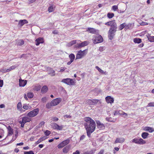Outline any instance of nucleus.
<instances>
[{
	"instance_id": "1",
	"label": "nucleus",
	"mask_w": 154,
	"mask_h": 154,
	"mask_svg": "<svg viewBox=\"0 0 154 154\" xmlns=\"http://www.w3.org/2000/svg\"><path fill=\"white\" fill-rule=\"evenodd\" d=\"M84 120L86 122L84 124L86 130L94 131L96 128V123L95 121L90 117H85Z\"/></svg>"
},
{
	"instance_id": "2",
	"label": "nucleus",
	"mask_w": 154,
	"mask_h": 154,
	"mask_svg": "<svg viewBox=\"0 0 154 154\" xmlns=\"http://www.w3.org/2000/svg\"><path fill=\"white\" fill-rule=\"evenodd\" d=\"M87 53V50H85L83 51L80 50L78 51L76 54L75 60L80 59L85 56Z\"/></svg>"
},
{
	"instance_id": "3",
	"label": "nucleus",
	"mask_w": 154,
	"mask_h": 154,
	"mask_svg": "<svg viewBox=\"0 0 154 154\" xmlns=\"http://www.w3.org/2000/svg\"><path fill=\"white\" fill-rule=\"evenodd\" d=\"M92 40L93 43L96 44L102 42L103 41V39L101 35H98L93 37Z\"/></svg>"
},
{
	"instance_id": "4",
	"label": "nucleus",
	"mask_w": 154,
	"mask_h": 154,
	"mask_svg": "<svg viewBox=\"0 0 154 154\" xmlns=\"http://www.w3.org/2000/svg\"><path fill=\"white\" fill-rule=\"evenodd\" d=\"M75 80H73L70 78L63 79L62 80V82L69 85H74L75 84Z\"/></svg>"
},
{
	"instance_id": "5",
	"label": "nucleus",
	"mask_w": 154,
	"mask_h": 154,
	"mask_svg": "<svg viewBox=\"0 0 154 154\" xmlns=\"http://www.w3.org/2000/svg\"><path fill=\"white\" fill-rule=\"evenodd\" d=\"M105 24L106 26H110V28H112L114 29H117V25L115 20L108 22L106 23Z\"/></svg>"
},
{
	"instance_id": "6",
	"label": "nucleus",
	"mask_w": 154,
	"mask_h": 154,
	"mask_svg": "<svg viewBox=\"0 0 154 154\" xmlns=\"http://www.w3.org/2000/svg\"><path fill=\"white\" fill-rule=\"evenodd\" d=\"M38 109L36 108L29 112L27 114V116L30 118L36 116L38 114Z\"/></svg>"
},
{
	"instance_id": "7",
	"label": "nucleus",
	"mask_w": 154,
	"mask_h": 154,
	"mask_svg": "<svg viewBox=\"0 0 154 154\" xmlns=\"http://www.w3.org/2000/svg\"><path fill=\"white\" fill-rule=\"evenodd\" d=\"M116 31V29H114L112 28H110L108 32V36L109 38L112 39L115 35V33Z\"/></svg>"
},
{
	"instance_id": "8",
	"label": "nucleus",
	"mask_w": 154,
	"mask_h": 154,
	"mask_svg": "<svg viewBox=\"0 0 154 154\" xmlns=\"http://www.w3.org/2000/svg\"><path fill=\"white\" fill-rule=\"evenodd\" d=\"M70 142V140L69 139L65 140L60 143L58 145V149H61L65 146L68 144Z\"/></svg>"
},
{
	"instance_id": "9",
	"label": "nucleus",
	"mask_w": 154,
	"mask_h": 154,
	"mask_svg": "<svg viewBox=\"0 0 154 154\" xmlns=\"http://www.w3.org/2000/svg\"><path fill=\"white\" fill-rule=\"evenodd\" d=\"M51 125L53 129L59 131L62 130L63 128V126H60L55 123H51Z\"/></svg>"
},
{
	"instance_id": "10",
	"label": "nucleus",
	"mask_w": 154,
	"mask_h": 154,
	"mask_svg": "<svg viewBox=\"0 0 154 154\" xmlns=\"http://www.w3.org/2000/svg\"><path fill=\"white\" fill-rule=\"evenodd\" d=\"M61 101V99L60 98H57L51 101V104L53 106H56L60 103Z\"/></svg>"
},
{
	"instance_id": "11",
	"label": "nucleus",
	"mask_w": 154,
	"mask_h": 154,
	"mask_svg": "<svg viewBox=\"0 0 154 154\" xmlns=\"http://www.w3.org/2000/svg\"><path fill=\"white\" fill-rule=\"evenodd\" d=\"M97 126L98 128L101 130H103L105 128V126L104 125L101 123L99 120L96 121Z\"/></svg>"
},
{
	"instance_id": "12",
	"label": "nucleus",
	"mask_w": 154,
	"mask_h": 154,
	"mask_svg": "<svg viewBox=\"0 0 154 154\" xmlns=\"http://www.w3.org/2000/svg\"><path fill=\"white\" fill-rule=\"evenodd\" d=\"M35 45L37 46L40 43H43L44 42V40L43 38H39L35 40Z\"/></svg>"
},
{
	"instance_id": "13",
	"label": "nucleus",
	"mask_w": 154,
	"mask_h": 154,
	"mask_svg": "<svg viewBox=\"0 0 154 154\" xmlns=\"http://www.w3.org/2000/svg\"><path fill=\"white\" fill-rule=\"evenodd\" d=\"M106 100V102L108 103H110L112 104L114 102V99L110 96H108L105 98Z\"/></svg>"
},
{
	"instance_id": "14",
	"label": "nucleus",
	"mask_w": 154,
	"mask_h": 154,
	"mask_svg": "<svg viewBox=\"0 0 154 154\" xmlns=\"http://www.w3.org/2000/svg\"><path fill=\"white\" fill-rule=\"evenodd\" d=\"M88 42L87 41H84L80 43L77 44V46L78 48H81L87 46L88 45Z\"/></svg>"
},
{
	"instance_id": "15",
	"label": "nucleus",
	"mask_w": 154,
	"mask_h": 154,
	"mask_svg": "<svg viewBox=\"0 0 154 154\" xmlns=\"http://www.w3.org/2000/svg\"><path fill=\"white\" fill-rule=\"evenodd\" d=\"M17 109L20 111L21 112H23L25 111V110L22 109V103L20 102H19L17 103Z\"/></svg>"
},
{
	"instance_id": "16",
	"label": "nucleus",
	"mask_w": 154,
	"mask_h": 154,
	"mask_svg": "<svg viewBox=\"0 0 154 154\" xmlns=\"http://www.w3.org/2000/svg\"><path fill=\"white\" fill-rule=\"evenodd\" d=\"M31 119L30 117H23L22 118V122L25 123L26 122H29L31 121Z\"/></svg>"
},
{
	"instance_id": "17",
	"label": "nucleus",
	"mask_w": 154,
	"mask_h": 154,
	"mask_svg": "<svg viewBox=\"0 0 154 154\" xmlns=\"http://www.w3.org/2000/svg\"><path fill=\"white\" fill-rule=\"evenodd\" d=\"M26 80H23L20 79L19 80V85L20 87H24L26 84Z\"/></svg>"
},
{
	"instance_id": "18",
	"label": "nucleus",
	"mask_w": 154,
	"mask_h": 154,
	"mask_svg": "<svg viewBox=\"0 0 154 154\" xmlns=\"http://www.w3.org/2000/svg\"><path fill=\"white\" fill-rule=\"evenodd\" d=\"M28 23V22L26 20H20L19 22L18 25L22 26L24 24Z\"/></svg>"
},
{
	"instance_id": "19",
	"label": "nucleus",
	"mask_w": 154,
	"mask_h": 154,
	"mask_svg": "<svg viewBox=\"0 0 154 154\" xmlns=\"http://www.w3.org/2000/svg\"><path fill=\"white\" fill-rule=\"evenodd\" d=\"M33 90L35 91H38L41 89V86L38 84H37L33 86Z\"/></svg>"
},
{
	"instance_id": "20",
	"label": "nucleus",
	"mask_w": 154,
	"mask_h": 154,
	"mask_svg": "<svg viewBox=\"0 0 154 154\" xmlns=\"http://www.w3.org/2000/svg\"><path fill=\"white\" fill-rule=\"evenodd\" d=\"M87 31L89 32L90 33L95 34L97 33V30L93 28H88L87 29Z\"/></svg>"
},
{
	"instance_id": "21",
	"label": "nucleus",
	"mask_w": 154,
	"mask_h": 154,
	"mask_svg": "<svg viewBox=\"0 0 154 154\" xmlns=\"http://www.w3.org/2000/svg\"><path fill=\"white\" fill-rule=\"evenodd\" d=\"M48 90V88L46 85L44 86L42 88L41 90V93L42 94L45 93Z\"/></svg>"
},
{
	"instance_id": "22",
	"label": "nucleus",
	"mask_w": 154,
	"mask_h": 154,
	"mask_svg": "<svg viewBox=\"0 0 154 154\" xmlns=\"http://www.w3.org/2000/svg\"><path fill=\"white\" fill-rule=\"evenodd\" d=\"M146 36L150 42H154V36H151L149 34H147Z\"/></svg>"
},
{
	"instance_id": "23",
	"label": "nucleus",
	"mask_w": 154,
	"mask_h": 154,
	"mask_svg": "<svg viewBox=\"0 0 154 154\" xmlns=\"http://www.w3.org/2000/svg\"><path fill=\"white\" fill-rule=\"evenodd\" d=\"M144 130L145 131H148L150 133H151L154 131L153 128L149 127H145Z\"/></svg>"
},
{
	"instance_id": "24",
	"label": "nucleus",
	"mask_w": 154,
	"mask_h": 154,
	"mask_svg": "<svg viewBox=\"0 0 154 154\" xmlns=\"http://www.w3.org/2000/svg\"><path fill=\"white\" fill-rule=\"evenodd\" d=\"M125 139L123 138H117L115 141L114 143H122L124 141Z\"/></svg>"
},
{
	"instance_id": "25",
	"label": "nucleus",
	"mask_w": 154,
	"mask_h": 154,
	"mask_svg": "<svg viewBox=\"0 0 154 154\" xmlns=\"http://www.w3.org/2000/svg\"><path fill=\"white\" fill-rule=\"evenodd\" d=\"M7 128L8 130V135H12L13 134V129L10 126L8 127Z\"/></svg>"
},
{
	"instance_id": "26",
	"label": "nucleus",
	"mask_w": 154,
	"mask_h": 154,
	"mask_svg": "<svg viewBox=\"0 0 154 154\" xmlns=\"http://www.w3.org/2000/svg\"><path fill=\"white\" fill-rule=\"evenodd\" d=\"M134 26V23H130L126 25V29H132Z\"/></svg>"
},
{
	"instance_id": "27",
	"label": "nucleus",
	"mask_w": 154,
	"mask_h": 154,
	"mask_svg": "<svg viewBox=\"0 0 154 154\" xmlns=\"http://www.w3.org/2000/svg\"><path fill=\"white\" fill-rule=\"evenodd\" d=\"M149 134L146 132H143L141 134L142 137L144 139H146L147 138Z\"/></svg>"
},
{
	"instance_id": "28",
	"label": "nucleus",
	"mask_w": 154,
	"mask_h": 154,
	"mask_svg": "<svg viewBox=\"0 0 154 154\" xmlns=\"http://www.w3.org/2000/svg\"><path fill=\"white\" fill-rule=\"evenodd\" d=\"M70 147L68 146H65L63 149V151L64 153H67L69 151Z\"/></svg>"
},
{
	"instance_id": "29",
	"label": "nucleus",
	"mask_w": 154,
	"mask_h": 154,
	"mask_svg": "<svg viewBox=\"0 0 154 154\" xmlns=\"http://www.w3.org/2000/svg\"><path fill=\"white\" fill-rule=\"evenodd\" d=\"M23 108L26 110L32 108L31 106L29 105H27L26 104L23 105Z\"/></svg>"
},
{
	"instance_id": "30",
	"label": "nucleus",
	"mask_w": 154,
	"mask_h": 154,
	"mask_svg": "<svg viewBox=\"0 0 154 154\" xmlns=\"http://www.w3.org/2000/svg\"><path fill=\"white\" fill-rule=\"evenodd\" d=\"M95 68L98 70V71L101 73L106 75V72H104L102 70L100 69L98 66H96Z\"/></svg>"
},
{
	"instance_id": "31",
	"label": "nucleus",
	"mask_w": 154,
	"mask_h": 154,
	"mask_svg": "<svg viewBox=\"0 0 154 154\" xmlns=\"http://www.w3.org/2000/svg\"><path fill=\"white\" fill-rule=\"evenodd\" d=\"M93 105H95L99 102L100 104L101 103L100 100L98 99H94L91 100Z\"/></svg>"
},
{
	"instance_id": "32",
	"label": "nucleus",
	"mask_w": 154,
	"mask_h": 154,
	"mask_svg": "<svg viewBox=\"0 0 154 154\" xmlns=\"http://www.w3.org/2000/svg\"><path fill=\"white\" fill-rule=\"evenodd\" d=\"M133 41L135 43H140L141 42V39L139 38H135Z\"/></svg>"
},
{
	"instance_id": "33",
	"label": "nucleus",
	"mask_w": 154,
	"mask_h": 154,
	"mask_svg": "<svg viewBox=\"0 0 154 154\" xmlns=\"http://www.w3.org/2000/svg\"><path fill=\"white\" fill-rule=\"evenodd\" d=\"M69 57L70 59V60L74 61L75 58V56L74 54L72 53L69 55Z\"/></svg>"
},
{
	"instance_id": "34",
	"label": "nucleus",
	"mask_w": 154,
	"mask_h": 154,
	"mask_svg": "<svg viewBox=\"0 0 154 154\" xmlns=\"http://www.w3.org/2000/svg\"><path fill=\"white\" fill-rule=\"evenodd\" d=\"M146 141L142 138L139 139V144H144L146 143Z\"/></svg>"
},
{
	"instance_id": "35",
	"label": "nucleus",
	"mask_w": 154,
	"mask_h": 154,
	"mask_svg": "<svg viewBox=\"0 0 154 154\" xmlns=\"http://www.w3.org/2000/svg\"><path fill=\"white\" fill-rule=\"evenodd\" d=\"M114 16V14L113 13H108L107 14V17L109 19L112 18Z\"/></svg>"
},
{
	"instance_id": "36",
	"label": "nucleus",
	"mask_w": 154,
	"mask_h": 154,
	"mask_svg": "<svg viewBox=\"0 0 154 154\" xmlns=\"http://www.w3.org/2000/svg\"><path fill=\"white\" fill-rule=\"evenodd\" d=\"M27 96L29 98L31 99L33 97L34 94L32 92H29L27 93Z\"/></svg>"
},
{
	"instance_id": "37",
	"label": "nucleus",
	"mask_w": 154,
	"mask_h": 154,
	"mask_svg": "<svg viewBox=\"0 0 154 154\" xmlns=\"http://www.w3.org/2000/svg\"><path fill=\"white\" fill-rule=\"evenodd\" d=\"M24 43V42L23 39H20L19 42L18 43L17 45L19 46H21Z\"/></svg>"
},
{
	"instance_id": "38",
	"label": "nucleus",
	"mask_w": 154,
	"mask_h": 154,
	"mask_svg": "<svg viewBox=\"0 0 154 154\" xmlns=\"http://www.w3.org/2000/svg\"><path fill=\"white\" fill-rule=\"evenodd\" d=\"M54 8L53 7V6H51L49 7H48V11L49 12H53L54 11Z\"/></svg>"
},
{
	"instance_id": "39",
	"label": "nucleus",
	"mask_w": 154,
	"mask_h": 154,
	"mask_svg": "<svg viewBox=\"0 0 154 154\" xmlns=\"http://www.w3.org/2000/svg\"><path fill=\"white\" fill-rule=\"evenodd\" d=\"M86 130V133L87 134V135L88 137H91V134L92 133H93L94 131H91L90 130Z\"/></svg>"
},
{
	"instance_id": "40",
	"label": "nucleus",
	"mask_w": 154,
	"mask_h": 154,
	"mask_svg": "<svg viewBox=\"0 0 154 154\" xmlns=\"http://www.w3.org/2000/svg\"><path fill=\"white\" fill-rule=\"evenodd\" d=\"M125 27V23H123L121 24L119 27V29L120 30H122Z\"/></svg>"
},
{
	"instance_id": "41",
	"label": "nucleus",
	"mask_w": 154,
	"mask_h": 154,
	"mask_svg": "<svg viewBox=\"0 0 154 154\" xmlns=\"http://www.w3.org/2000/svg\"><path fill=\"white\" fill-rule=\"evenodd\" d=\"M87 103L89 105H93L92 100L91 99H88L86 101Z\"/></svg>"
},
{
	"instance_id": "42",
	"label": "nucleus",
	"mask_w": 154,
	"mask_h": 154,
	"mask_svg": "<svg viewBox=\"0 0 154 154\" xmlns=\"http://www.w3.org/2000/svg\"><path fill=\"white\" fill-rule=\"evenodd\" d=\"M53 106L51 104V102L50 103H48L46 105V107L48 109H50L51 108V106Z\"/></svg>"
},
{
	"instance_id": "43",
	"label": "nucleus",
	"mask_w": 154,
	"mask_h": 154,
	"mask_svg": "<svg viewBox=\"0 0 154 154\" xmlns=\"http://www.w3.org/2000/svg\"><path fill=\"white\" fill-rule=\"evenodd\" d=\"M132 142L137 144H139V139L134 138L132 140Z\"/></svg>"
},
{
	"instance_id": "44",
	"label": "nucleus",
	"mask_w": 154,
	"mask_h": 154,
	"mask_svg": "<svg viewBox=\"0 0 154 154\" xmlns=\"http://www.w3.org/2000/svg\"><path fill=\"white\" fill-rule=\"evenodd\" d=\"M112 9L114 11H116L118 9V7L117 5H114L112 7Z\"/></svg>"
},
{
	"instance_id": "45",
	"label": "nucleus",
	"mask_w": 154,
	"mask_h": 154,
	"mask_svg": "<svg viewBox=\"0 0 154 154\" xmlns=\"http://www.w3.org/2000/svg\"><path fill=\"white\" fill-rule=\"evenodd\" d=\"M147 107H154V102H150L149 103L147 106Z\"/></svg>"
},
{
	"instance_id": "46",
	"label": "nucleus",
	"mask_w": 154,
	"mask_h": 154,
	"mask_svg": "<svg viewBox=\"0 0 154 154\" xmlns=\"http://www.w3.org/2000/svg\"><path fill=\"white\" fill-rule=\"evenodd\" d=\"M76 40H73L69 42V44L71 45H73L75 44L76 43Z\"/></svg>"
},
{
	"instance_id": "47",
	"label": "nucleus",
	"mask_w": 154,
	"mask_h": 154,
	"mask_svg": "<svg viewBox=\"0 0 154 154\" xmlns=\"http://www.w3.org/2000/svg\"><path fill=\"white\" fill-rule=\"evenodd\" d=\"M51 131H50L47 130L44 132L46 136H48L51 134Z\"/></svg>"
},
{
	"instance_id": "48",
	"label": "nucleus",
	"mask_w": 154,
	"mask_h": 154,
	"mask_svg": "<svg viewBox=\"0 0 154 154\" xmlns=\"http://www.w3.org/2000/svg\"><path fill=\"white\" fill-rule=\"evenodd\" d=\"M106 120L107 121H108V122H114V121H113V120H112V118L111 117H109V118H106Z\"/></svg>"
},
{
	"instance_id": "49",
	"label": "nucleus",
	"mask_w": 154,
	"mask_h": 154,
	"mask_svg": "<svg viewBox=\"0 0 154 154\" xmlns=\"http://www.w3.org/2000/svg\"><path fill=\"white\" fill-rule=\"evenodd\" d=\"M24 154H34L33 151H26L24 152Z\"/></svg>"
},
{
	"instance_id": "50",
	"label": "nucleus",
	"mask_w": 154,
	"mask_h": 154,
	"mask_svg": "<svg viewBox=\"0 0 154 154\" xmlns=\"http://www.w3.org/2000/svg\"><path fill=\"white\" fill-rule=\"evenodd\" d=\"M51 119L52 121L54 122L57 121L59 120L58 118L56 117H53L51 118Z\"/></svg>"
},
{
	"instance_id": "51",
	"label": "nucleus",
	"mask_w": 154,
	"mask_h": 154,
	"mask_svg": "<svg viewBox=\"0 0 154 154\" xmlns=\"http://www.w3.org/2000/svg\"><path fill=\"white\" fill-rule=\"evenodd\" d=\"M41 100L42 102L45 103L47 100V98L46 97H43L42 98Z\"/></svg>"
},
{
	"instance_id": "52",
	"label": "nucleus",
	"mask_w": 154,
	"mask_h": 154,
	"mask_svg": "<svg viewBox=\"0 0 154 154\" xmlns=\"http://www.w3.org/2000/svg\"><path fill=\"white\" fill-rule=\"evenodd\" d=\"M85 135H82L80 137V140L81 141V140H83L85 138Z\"/></svg>"
},
{
	"instance_id": "53",
	"label": "nucleus",
	"mask_w": 154,
	"mask_h": 154,
	"mask_svg": "<svg viewBox=\"0 0 154 154\" xmlns=\"http://www.w3.org/2000/svg\"><path fill=\"white\" fill-rule=\"evenodd\" d=\"M140 24L141 26H145L147 25L148 24V23L146 22H143L140 23Z\"/></svg>"
},
{
	"instance_id": "54",
	"label": "nucleus",
	"mask_w": 154,
	"mask_h": 154,
	"mask_svg": "<svg viewBox=\"0 0 154 154\" xmlns=\"http://www.w3.org/2000/svg\"><path fill=\"white\" fill-rule=\"evenodd\" d=\"M19 123L20 124H21V127L23 128L24 127V125L25 123L22 122V121L19 122Z\"/></svg>"
},
{
	"instance_id": "55",
	"label": "nucleus",
	"mask_w": 154,
	"mask_h": 154,
	"mask_svg": "<svg viewBox=\"0 0 154 154\" xmlns=\"http://www.w3.org/2000/svg\"><path fill=\"white\" fill-rule=\"evenodd\" d=\"M42 141V139H40V138L38 140H37L35 143L36 144H39V143H41Z\"/></svg>"
},
{
	"instance_id": "56",
	"label": "nucleus",
	"mask_w": 154,
	"mask_h": 154,
	"mask_svg": "<svg viewBox=\"0 0 154 154\" xmlns=\"http://www.w3.org/2000/svg\"><path fill=\"white\" fill-rule=\"evenodd\" d=\"M11 70V68L10 67L9 68V69H6V70H3V72H9V71H10Z\"/></svg>"
},
{
	"instance_id": "57",
	"label": "nucleus",
	"mask_w": 154,
	"mask_h": 154,
	"mask_svg": "<svg viewBox=\"0 0 154 154\" xmlns=\"http://www.w3.org/2000/svg\"><path fill=\"white\" fill-rule=\"evenodd\" d=\"M118 113L121 115H124L125 114V113L121 110H119L118 112Z\"/></svg>"
},
{
	"instance_id": "58",
	"label": "nucleus",
	"mask_w": 154,
	"mask_h": 154,
	"mask_svg": "<svg viewBox=\"0 0 154 154\" xmlns=\"http://www.w3.org/2000/svg\"><path fill=\"white\" fill-rule=\"evenodd\" d=\"M44 124L45 122H44L42 121L40 123L39 125L40 126H42V125H44Z\"/></svg>"
},
{
	"instance_id": "59",
	"label": "nucleus",
	"mask_w": 154,
	"mask_h": 154,
	"mask_svg": "<svg viewBox=\"0 0 154 154\" xmlns=\"http://www.w3.org/2000/svg\"><path fill=\"white\" fill-rule=\"evenodd\" d=\"M66 69V68H63L62 69H60V70L59 72H63L65 71V70Z\"/></svg>"
},
{
	"instance_id": "60",
	"label": "nucleus",
	"mask_w": 154,
	"mask_h": 154,
	"mask_svg": "<svg viewBox=\"0 0 154 154\" xmlns=\"http://www.w3.org/2000/svg\"><path fill=\"white\" fill-rule=\"evenodd\" d=\"M64 117H66V118H71V116L69 115H66L64 116Z\"/></svg>"
},
{
	"instance_id": "61",
	"label": "nucleus",
	"mask_w": 154,
	"mask_h": 154,
	"mask_svg": "<svg viewBox=\"0 0 154 154\" xmlns=\"http://www.w3.org/2000/svg\"><path fill=\"white\" fill-rule=\"evenodd\" d=\"M73 154H80V152L79 150H77L75 152H74Z\"/></svg>"
},
{
	"instance_id": "62",
	"label": "nucleus",
	"mask_w": 154,
	"mask_h": 154,
	"mask_svg": "<svg viewBox=\"0 0 154 154\" xmlns=\"http://www.w3.org/2000/svg\"><path fill=\"white\" fill-rule=\"evenodd\" d=\"M104 150L103 149L101 150L98 154H103Z\"/></svg>"
},
{
	"instance_id": "63",
	"label": "nucleus",
	"mask_w": 154,
	"mask_h": 154,
	"mask_svg": "<svg viewBox=\"0 0 154 154\" xmlns=\"http://www.w3.org/2000/svg\"><path fill=\"white\" fill-rule=\"evenodd\" d=\"M23 144V142L20 143H17V146H21Z\"/></svg>"
},
{
	"instance_id": "64",
	"label": "nucleus",
	"mask_w": 154,
	"mask_h": 154,
	"mask_svg": "<svg viewBox=\"0 0 154 154\" xmlns=\"http://www.w3.org/2000/svg\"><path fill=\"white\" fill-rule=\"evenodd\" d=\"M73 61L70 60V61L68 62L67 63L68 65H70Z\"/></svg>"
}]
</instances>
